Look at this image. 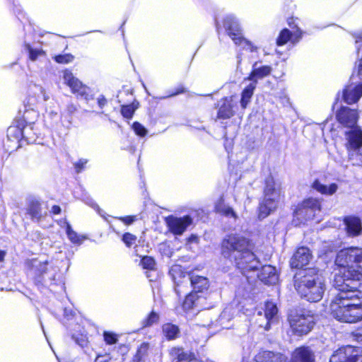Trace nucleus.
Returning <instances> with one entry per match:
<instances>
[{
    "label": "nucleus",
    "mask_w": 362,
    "mask_h": 362,
    "mask_svg": "<svg viewBox=\"0 0 362 362\" xmlns=\"http://www.w3.org/2000/svg\"><path fill=\"white\" fill-rule=\"evenodd\" d=\"M335 264L339 271L334 276V286L338 293L330 303L331 314L342 322H358L362 320V292L358 289L362 278V248L339 251Z\"/></svg>",
    "instance_id": "obj_1"
},
{
    "label": "nucleus",
    "mask_w": 362,
    "mask_h": 362,
    "mask_svg": "<svg viewBox=\"0 0 362 362\" xmlns=\"http://www.w3.org/2000/svg\"><path fill=\"white\" fill-rule=\"evenodd\" d=\"M221 255L245 275L261 267V262L251 250L249 240L239 235H230L223 240Z\"/></svg>",
    "instance_id": "obj_2"
},
{
    "label": "nucleus",
    "mask_w": 362,
    "mask_h": 362,
    "mask_svg": "<svg viewBox=\"0 0 362 362\" xmlns=\"http://www.w3.org/2000/svg\"><path fill=\"white\" fill-rule=\"evenodd\" d=\"M295 288L297 292L308 301L317 302L325 291V280L314 269H308L300 276H295Z\"/></svg>",
    "instance_id": "obj_3"
},
{
    "label": "nucleus",
    "mask_w": 362,
    "mask_h": 362,
    "mask_svg": "<svg viewBox=\"0 0 362 362\" xmlns=\"http://www.w3.org/2000/svg\"><path fill=\"white\" fill-rule=\"evenodd\" d=\"M284 194L281 184L276 182L273 177L265 180L263 199L259 206V218L263 219L274 212L283 202Z\"/></svg>",
    "instance_id": "obj_4"
},
{
    "label": "nucleus",
    "mask_w": 362,
    "mask_h": 362,
    "mask_svg": "<svg viewBox=\"0 0 362 362\" xmlns=\"http://www.w3.org/2000/svg\"><path fill=\"white\" fill-rule=\"evenodd\" d=\"M288 320L293 331L299 335L310 332L315 325L313 315L305 310H292Z\"/></svg>",
    "instance_id": "obj_5"
},
{
    "label": "nucleus",
    "mask_w": 362,
    "mask_h": 362,
    "mask_svg": "<svg viewBox=\"0 0 362 362\" xmlns=\"http://www.w3.org/2000/svg\"><path fill=\"white\" fill-rule=\"evenodd\" d=\"M224 27L228 35L235 45L241 46L243 49H249L251 52L257 49L251 42L243 37L240 26L234 17H226L224 21Z\"/></svg>",
    "instance_id": "obj_6"
},
{
    "label": "nucleus",
    "mask_w": 362,
    "mask_h": 362,
    "mask_svg": "<svg viewBox=\"0 0 362 362\" xmlns=\"http://www.w3.org/2000/svg\"><path fill=\"white\" fill-rule=\"evenodd\" d=\"M25 264L35 275L41 276L45 281L48 280L51 283L55 281L58 269L52 266L48 267L47 261L35 258L27 260Z\"/></svg>",
    "instance_id": "obj_7"
},
{
    "label": "nucleus",
    "mask_w": 362,
    "mask_h": 362,
    "mask_svg": "<svg viewBox=\"0 0 362 362\" xmlns=\"http://www.w3.org/2000/svg\"><path fill=\"white\" fill-rule=\"evenodd\" d=\"M63 79L64 83L71 89L73 93H77L78 96L86 101L93 98V90L89 87L83 85L70 71L66 70L64 71Z\"/></svg>",
    "instance_id": "obj_8"
},
{
    "label": "nucleus",
    "mask_w": 362,
    "mask_h": 362,
    "mask_svg": "<svg viewBox=\"0 0 362 362\" xmlns=\"http://www.w3.org/2000/svg\"><path fill=\"white\" fill-rule=\"evenodd\" d=\"M361 53V60L358 66V76L361 80L358 84L352 83L347 86L343 92V99L347 104L356 103L362 96V49L358 48V55Z\"/></svg>",
    "instance_id": "obj_9"
},
{
    "label": "nucleus",
    "mask_w": 362,
    "mask_h": 362,
    "mask_svg": "<svg viewBox=\"0 0 362 362\" xmlns=\"http://www.w3.org/2000/svg\"><path fill=\"white\" fill-rule=\"evenodd\" d=\"M329 362H362V349L351 346L341 347L334 352Z\"/></svg>",
    "instance_id": "obj_10"
},
{
    "label": "nucleus",
    "mask_w": 362,
    "mask_h": 362,
    "mask_svg": "<svg viewBox=\"0 0 362 362\" xmlns=\"http://www.w3.org/2000/svg\"><path fill=\"white\" fill-rule=\"evenodd\" d=\"M166 223L171 233L180 235L192 223V218L189 216L180 218L169 216L166 218Z\"/></svg>",
    "instance_id": "obj_11"
},
{
    "label": "nucleus",
    "mask_w": 362,
    "mask_h": 362,
    "mask_svg": "<svg viewBox=\"0 0 362 362\" xmlns=\"http://www.w3.org/2000/svg\"><path fill=\"white\" fill-rule=\"evenodd\" d=\"M235 103L234 102L233 97L223 98L219 100L216 105L217 119H226L232 117L235 112L234 109Z\"/></svg>",
    "instance_id": "obj_12"
},
{
    "label": "nucleus",
    "mask_w": 362,
    "mask_h": 362,
    "mask_svg": "<svg viewBox=\"0 0 362 362\" xmlns=\"http://www.w3.org/2000/svg\"><path fill=\"white\" fill-rule=\"evenodd\" d=\"M37 117V112L34 110L33 107L28 110H25L23 113V119L25 122L29 123V125H27L23 128V129L21 131V134L23 137L25 138L28 141H35L34 136L31 135V131L33 129L34 120H35Z\"/></svg>",
    "instance_id": "obj_13"
},
{
    "label": "nucleus",
    "mask_w": 362,
    "mask_h": 362,
    "mask_svg": "<svg viewBox=\"0 0 362 362\" xmlns=\"http://www.w3.org/2000/svg\"><path fill=\"white\" fill-rule=\"evenodd\" d=\"M311 258L312 255L308 247H301L294 253L290 264L292 268H302L308 264Z\"/></svg>",
    "instance_id": "obj_14"
},
{
    "label": "nucleus",
    "mask_w": 362,
    "mask_h": 362,
    "mask_svg": "<svg viewBox=\"0 0 362 362\" xmlns=\"http://www.w3.org/2000/svg\"><path fill=\"white\" fill-rule=\"evenodd\" d=\"M338 121L348 127H353L358 119L357 112L346 107H341L337 114Z\"/></svg>",
    "instance_id": "obj_15"
},
{
    "label": "nucleus",
    "mask_w": 362,
    "mask_h": 362,
    "mask_svg": "<svg viewBox=\"0 0 362 362\" xmlns=\"http://www.w3.org/2000/svg\"><path fill=\"white\" fill-rule=\"evenodd\" d=\"M345 230L349 237H356L362 233V223L359 218L347 216L344 219Z\"/></svg>",
    "instance_id": "obj_16"
},
{
    "label": "nucleus",
    "mask_w": 362,
    "mask_h": 362,
    "mask_svg": "<svg viewBox=\"0 0 362 362\" xmlns=\"http://www.w3.org/2000/svg\"><path fill=\"white\" fill-rule=\"evenodd\" d=\"M277 307L272 302H267L265 304L264 317L262 319H259V326L264 327L265 330H269L270 325L273 323L275 316L277 314Z\"/></svg>",
    "instance_id": "obj_17"
},
{
    "label": "nucleus",
    "mask_w": 362,
    "mask_h": 362,
    "mask_svg": "<svg viewBox=\"0 0 362 362\" xmlns=\"http://www.w3.org/2000/svg\"><path fill=\"white\" fill-rule=\"evenodd\" d=\"M315 354L308 346H300L292 354L291 362H315Z\"/></svg>",
    "instance_id": "obj_18"
},
{
    "label": "nucleus",
    "mask_w": 362,
    "mask_h": 362,
    "mask_svg": "<svg viewBox=\"0 0 362 362\" xmlns=\"http://www.w3.org/2000/svg\"><path fill=\"white\" fill-rule=\"evenodd\" d=\"M257 277L265 284H275L279 280L276 268L271 265L262 267L260 272L257 274Z\"/></svg>",
    "instance_id": "obj_19"
},
{
    "label": "nucleus",
    "mask_w": 362,
    "mask_h": 362,
    "mask_svg": "<svg viewBox=\"0 0 362 362\" xmlns=\"http://www.w3.org/2000/svg\"><path fill=\"white\" fill-rule=\"evenodd\" d=\"M27 213L33 220L39 221L43 216L42 209L40 202L34 197L28 200Z\"/></svg>",
    "instance_id": "obj_20"
},
{
    "label": "nucleus",
    "mask_w": 362,
    "mask_h": 362,
    "mask_svg": "<svg viewBox=\"0 0 362 362\" xmlns=\"http://www.w3.org/2000/svg\"><path fill=\"white\" fill-rule=\"evenodd\" d=\"M255 362H284V355L269 351L259 352L255 358Z\"/></svg>",
    "instance_id": "obj_21"
},
{
    "label": "nucleus",
    "mask_w": 362,
    "mask_h": 362,
    "mask_svg": "<svg viewBox=\"0 0 362 362\" xmlns=\"http://www.w3.org/2000/svg\"><path fill=\"white\" fill-rule=\"evenodd\" d=\"M191 285L195 292H203L209 287V281L207 278L196 274H192L189 277Z\"/></svg>",
    "instance_id": "obj_22"
},
{
    "label": "nucleus",
    "mask_w": 362,
    "mask_h": 362,
    "mask_svg": "<svg viewBox=\"0 0 362 362\" xmlns=\"http://www.w3.org/2000/svg\"><path fill=\"white\" fill-rule=\"evenodd\" d=\"M312 188L324 195H332L338 189V185L332 183L329 186L322 184L318 180H315L312 184Z\"/></svg>",
    "instance_id": "obj_23"
},
{
    "label": "nucleus",
    "mask_w": 362,
    "mask_h": 362,
    "mask_svg": "<svg viewBox=\"0 0 362 362\" xmlns=\"http://www.w3.org/2000/svg\"><path fill=\"white\" fill-rule=\"evenodd\" d=\"M257 63L253 65V70L248 77V80L256 81L257 83L258 79H261L270 74L272 69L269 66H262L261 67H257Z\"/></svg>",
    "instance_id": "obj_24"
},
{
    "label": "nucleus",
    "mask_w": 362,
    "mask_h": 362,
    "mask_svg": "<svg viewBox=\"0 0 362 362\" xmlns=\"http://www.w3.org/2000/svg\"><path fill=\"white\" fill-rule=\"evenodd\" d=\"M256 88V81L250 82L241 93L240 105L243 109H245L250 103L251 98L254 94Z\"/></svg>",
    "instance_id": "obj_25"
},
{
    "label": "nucleus",
    "mask_w": 362,
    "mask_h": 362,
    "mask_svg": "<svg viewBox=\"0 0 362 362\" xmlns=\"http://www.w3.org/2000/svg\"><path fill=\"white\" fill-rule=\"evenodd\" d=\"M58 119V109L54 103L47 107L44 115L45 122L53 127L57 124Z\"/></svg>",
    "instance_id": "obj_26"
},
{
    "label": "nucleus",
    "mask_w": 362,
    "mask_h": 362,
    "mask_svg": "<svg viewBox=\"0 0 362 362\" xmlns=\"http://www.w3.org/2000/svg\"><path fill=\"white\" fill-rule=\"evenodd\" d=\"M77 111L76 106L72 103H69L64 111L62 113V124L67 129H69L72 124V115Z\"/></svg>",
    "instance_id": "obj_27"
},
{
    "label": "nucleus",
    "mask_w": 362,
    "mask_h": 362,
    "mask_svg": "<svg viewBox=\"0 0 362 362\" xmlns=\"http://www.w3.org/2000/svg\"><path fill=\"white\" fill-rule=\"evenodd\" d=\"M162 332L168 340H173L179 337L180 329L175 325L165 323L162 326Z\"/></svg>",
    "instance_id": "obj_28"
},
{
    "label": "nucleus",
    "mask_w": 362,
    "mask_h": 362,
    "mask_svg": "<svg viewBox=\"0 0 362 362\" xmlns=\"http://www.w3.org/2000/svg\"><path fill=\"white\" fill-rule=\"evenodd\" d=\"M215 209L217 213L221 214L226 217H232L234 219L238 218V216L234 210L230 206L225 204L222 199H221L216 204Z\"/></svg>",
    "instance_id": "obj_29"
},
{
    "label": "nucleus",
    "mask_w": 362,
    "mask_h": 362,
    "mask_svg": "<svg viewBox=\"0 0 362 362\" xmlns=\"http://www.w3.org/2000/svg\"><path fill=\"white\" fill-rule=\"evenodd\" d=\"M301 33L299 34L297 37L296 35H292L291 33L288 29H284L280 33L277 40L276 44L279 46L286 44L288 40H291L293 42L298 41L300 37Z\"/></svg>",
    "instance_id": "obj_30"
},
{
    "label": "nucleus",
    "mask_w": 362,
    "mask_h": 362,
    "mask_svg": "<svg viewBox=\"0 0 362 362\" xmlns=\"http://www.w3.org/2000/svg\"><path fill=\"white\" fill-rule=\"evenodd\" d=\"M294 214L298 220L301 221L313 219L315 216L311 209L304 207L303 203L296 209Z\"/></svg>",
    "instance_id": "obj_31"
},
{
    "label": "nucleus",
    "mask_w": 362,
    "mask_h": 362,
    "mask_svg": "<svg viewBox=\"0 0 362 362\" xmlns=\"http://www.w3.org/2000/svg\"><path fill=\"white\" fill-rule=\"evenodd\" d=\"M63 223L66 226V232L69 240L74 244H81L85 237L78 235L66 220L63 221Z\"/></svg>",
    "instance_id": "obj_32"
},
{
    "label": "nucleus",
    "mask_w": 362,
    "mask_h": 362,
    "mask_svg": "<svg viewBox=\"0 0 362 362\" xmlns=\"http://www.w3.org/2000/svg\"><path fill=\"white\" fill-rule=\"evenodd\" d=\"M198 296L195 293L187 295L183 302L182 307L185 310H189L197 306Z\"/></svg>",
    "instance_id": "obj_33"
},
{
    "label": "nucleus",
    "mask_w": 362,
    "mask_h": 362,
    "mask_svg": "<svg viewBox=\"0 0 362 362\" xmlns=\"http://www.w3.org/2000/svg\"><path fill=\"white\" fill-rule=\"evenodd\" d=\"M138 108V103H132L130 105H122L121 108V114L126 119H131L135 110Z\"/></svg>",
    "instance_id": "obj_34"
},
{
    "label": "nucleus",
    "mask_w": 362,
    "mask_h": 362,
    "mask_svg": "<svg viewBox=\"0 0 362 362\" xmlns=\"http://www.w3.org/2000/svg\"><path fill=\"white\" fill-rule=\"evenodd\" d=\"M302 203L304 207L311 209L315 214L316 211L320 210V203L317 199L309 198L304 200Z\"/></svg>",
    "instance_id": "obj_35"
},
{
    "label": "nucleus",
    "mask_w": 362,
    "mask_h": 362,
    "mask_svg": "<svg viewBox=\"0 0 362 362\" xmlns=\"http://www.w3.org/2000/svg\"><path fill=\"white\" fill-rule=\"evenodd\" d=\"M149 348L148 343H143L139 347L134 357V362H140L142 358L147 354Z\"/></svg>",
    "instance_id": "obj_36"
},
{
    "label": "nucleus",
    "mask_w": 362,
    "mask_h": 362,
    "mask_svg": "<svg viewBox=\"0 0 362 362\" xmlns=\"http://www.w3.org/2000/svg\"><path fill=\"white\" fill-rule=\"evenodd\" d=\"M71 337L81 348L87 346L88 341L86 334L83 333H74L72 334Z\"/></svg>",
    "instance_id": "obj_37"
},
{
    "label": "nucleus",
    "mask_w": 362,
    "mask_h": 362,
    "mask_svg": "<svg viewBox=\"0 0 362 362\" xmlns=\"http://www.w3.org/2000/svg\"><path fill=\"white\" fill-rule=\"evenodd\" d=\"M159 320V315L154 311H152L146 319L142 321V325L144 327H149L155 323H157Z\"/></svg>",
    "instance_id": "obj_38"
},
{
    "label": "nucleus",
    "mask_w": 362,
    "mask_h": 362,
    "mask_svg": "<svg viewBox=\"0 0 362 362\" xmlns=\"http://www.w3.org/2000/svg\"><path fill=\"white\" fill-rule=\"evenodd\" d=\"M84 202L86 204L90 206L91 207H93V209H95L98 214L102 216L103 217V218L105 220H106L107 222H110V221L108 220V218L105 216V214L103 213V211L101 210L100 209H99L98 206L94 202V201L90 198V197H87L86 199H84Z\"/></svg>",
    "instance_id": "obj_39"
},
{
    "label": "nucleus",
    "mask_w": 362,
    "mask_h": 362,
    "mask_svg": "<svg viewBox=\"0 0 362 362\" xmlns=\"http://www.w3.org/2000/svg\"><path fill=\"white\" fill-rule=\"evenodd\" d=\"M25 49L29 52V58L32 61H35L37 58L42 54V52L40 49H33L30 45H25Z\"/></svg>",
    "instance_id": "obj_40"
},
{
    "label": "nucleus",
    "mask_w": 362,
    "mask_h": 362,
    "mask_svg": "<svg viewBox=\"0 0 362 362\" xmlns=\"http://www.w3.org/2000/svg\"><path fill=\"white\" fill-rule=\"evenodd\" d=\"M55 61L60 64H68L72 62L74 57L71 54H60L55 57Z\"/></svg>",
    "instance_id": "obj_41"
},
{
    "label": "nucleus",
    "mask_w": 362,
    "mask_h": 362,
    "mask_svg": "<svg viewBox=\"0 0 362 362\" xmlns=\"http://www.w3.org/2000/svg\"><path fill=\"white\" fill-rule=\"evenodd\" d=\"M136 240V237L131 233H126L122 238V240L126 244L127 247H131L133 245Z\"/></svg>",
    "instance_id": "obj_42"
},
{
    "label": "nucleus",
    "mask_w": 362,
    "mask_h": 362,
    "mask_svg": "<svg viewBox=\"0 0 362 362\" xmlns=\"http://www.w3.org/2000/svg\"><path fill=\"white\" fill-rule=\"evenodd\" d=\"M132 128L135 133L139 136H144L147 133V130L145 127L139 122H134L132 125Z\"/></svg>",
    "instance_id": "obj_43"
},
{
    "label": "nucleus",
    "mask_w": 362,
    "mask_h": 362,
    "mask_svg": "<svg viewBox=\"0 0 362 362\" xmlns=\"http://www.w3.org/2000/svg\"><path fill=\"white\" fill-rule=\"evenodd\" d=\"M141 264L146 269H152L155 266V261L152 257L146 256L142 258Z\"/></svg>",
    "instance_id": "obj_44"
},
{
    "label": "nucleus",
    "mask_w": 362,
    "mask_h": 362,
    "mask_svg": "<svg viewBox=\"0 0 362 362\" xmlns=\"http://www.w3.org/2000/svg\"><path fill=\"white\" fill-rule=\"evenodd\" d=\"M182 354V349L174 347L170 349V355L172 362H179L180 354Z\"/></svg>",
    "instance_id": "obj_45"
},
{
    "label": "nucleus",
    "mask_w": 362,
    "mask_h": 362,
    "mask_svg": "<svg viewBox=\"0 0 362 362\" xmlns=\"http://www.w3.org/2000/svg\"><path fill=\"white\" fill-rule=\"evenodd\" d=\"M88 160L85 158H81L78 161L74 163V166L77 173H79L81 172L84 168L85 165L87 164Z\"/></svg>",
    "instance_id": "obj_46"
},
{
    "label": "nucleus",
    "mask_w": 362,
    "mask_h": 362,
    "mask_svg": "<svg viewBox=\"0 0 362 362\" xmlns=\"http://www.w3.org/2000/svg\"><path fill=\"white\" fill-rule=\"evenodd\" d=\"M115 218L119 220L123 223H124L126 226H129L135 221L136 216H124V217H115Z\"/></svg>",
    "instance_id": "obj_47"
},
{
    "label": "nucleus",
    "mask_w": 362,
    "mask_h": 362,
    "mask_svg": "<svg viewBox=\"0 0 362 362\" xmlns=\"http://www.w3.org/2000/svg\"><path fill=\"white\" fill-rule=\"evenodd\" d=\"M351 335L354 340L362 344V326L353 332Z\"/></svg>",
    "instance_id": "obj_48"
},
{
    "label": "nucleus",
    "mask_w": 362,
    "mask_h": 362,
    "mask_svg": "<svg viewBox=\"0 0 362 362\" xmlns=\"http://www.w3.org/2000/svg\"><path fill=\"white\" fill-rule=\"evenodd\" d=\"M193 359V355L190 353L185 352L182 349V354H180L179 362H189Z\"/></svg>",
    "instance_id": "obj_49"
},
{
    "label": "nucleus",
    "mask_w": 362,
    "mask_h": 362,
    "mask_svg": "<svg viewBox=\"0 0 362 362\" xmlns=\"http://www.w3.org/2000/svg\"><path fill=\"white\" fill-rule=\"evenodd\" d=\"M128 351L129 347L127 345L122 344L118 347L117 352L122 356L120 362H122L124 360L123 357L128 353Z\"/></svg>",
    "instance_id": "obj_50"
},
{
    "label": "nucleus",
    "mask_w": 362,
    "mask_h": 362,
    "mask_svg": "<svg viewBox=\"0 0 362 362\" xmlns=\"http://www.w3.org/2000/svg\"><path fill=\"white\" fill-rule=\"evenodd\" d=\"M111 356L110 354L99 355L97 356L95 362H110Z\"/></svg>",
    "instance_id": "obj_51"
},
{
    "label": "nucleus",
    "mask_w": 362,
    "mask_h": 362,
    "mask_svg": "<svg viewBox=\"0 0 362 362\" xmlns=\"http://www.w3.org/2000/svg\"><path fill=\"white\" fill-rule=\"evenodd\" d=\"M104 340L106 341L108 344H113V334L111 332H104Z\"/></svg>",
    "instance_id": "obj_52"
},
{
    "label": "nucleus",
    "mask_w": 362,
    "mask_h": 362,
    "mask_svg": "<svg viewBox=\"0 0 362 362\" xmlns=\"http://www.w3.org/2000/svg\"><path fill=\"white\" fill-rule=\"evenodd\" d=\"M98 105L100 108H103L105 104L107 103V100L103 96L100 95L97 98Z\"/></svg>",
    "instance_id": "obj_53"
},
{
    "label": "nucleus",
    "mask_w": 362,
    "mask_h": 362,
    "mask_svg": "<svg viewBox=\"0 0 362 362\" xmlns=\"http://www.w3.org/2000/svg\"><path fill=\"white\" fill-rule=\"evenodd\" d=\"M51 211L54 214H59L61 212V208L59 206L54 205L52 207Z\"/></svg>",
    "instance_id": "obj_54"
},
{
    "label": "nucleus",
    "mask_w": 362,
    "mask_h": 362,
    "mask_svg": "<svg viewBox=\"0 0 362 362\" xmlns=\"http://www.w3.org/2000/svg\"><path fill=\"white\" fill-rule=\"evenodd\" d=\"M6 254V253L5 251L0 250V262H3L4 260Z\"/></svg>",
    "instance_id": "obj_55"
},
{
    "label": "nucleus",
    "mask_w": 362,
    "mask_h": 362,
    "mask_svg": "<svg viewBox=\"0 0 362 362\" xmlns=\"http://www.w3.org/2000/svg\"><path fill=\"white\" fill-rule=\"evenodd\" d=\"M361 40H362V36H361V35H360V36H358V37H356V43H358V42H359L360 41H361Z\"/></svg>",
    "instance_id": "obj_56"
},
{
    "label": "nucleus",
    "mask_w": 362,
    "mask_h": 362,
    "mask_svg": "<svg viewBox=\"0 0 362 362\" xmlns=\"http://www.w3.org/2000/svg\"><path fill=\"white\" fill-rule=\"evenodd\" d=\"M47 98H48V97H47V96L44 94V99H45V100H47Z\"/></svg>",
    "instance_id": "obj_57"
},
{
    "label": "nucleus",
    "mask_w": 362,
    "mask_h": 362,
    "mask_svg": "<svg viewBox=\"0 0 362 362\" xmlns=\"http://www.w3.org/2000/svg\"><path fill=\"white\" fill-rule=\"evenodd\" d=\"M64 313H65V315H68V314H67V310H66V309H65V310H64Z\"/></svg>",
    "instance_id": "obj_58"
},
{
    "label": "nucleus",
    "mask_w": 362,
    "mask_h": 362,
    "mask_svg": "<svg viewBox=\"0 0 362 362\" xmlns=\"http://www.w3.org/2000/svg\"><path fill=\"white\" fill-rule=\"evenodd\" d=\"M114 341H115V344H116V343H117V339H116V338H115V337Z\"/></svg>",
    "instance_id": "obj_59"
},
{
    "label": "nucleus",
    "mask_w": 362,
    "mask_h": 362,
    "mask_svg": "<svg viewBox=\"0 0 362 362\" xmlns=\"http://www.w3.org/2000/svg\"><path fill=\"white\" fill-rule=\"evenodd\" d=\"M12 129H13V128H12V127H10V128L8 129V131L10 132V131H11Z\"/></svg>",
    "instance_id": "obj_60"
},
{
    "label": "nucleus",
    "mask_w": 362,
    "mask_h": 362,
    "mask_svg": "<svg viewBox=\"0 0 362 362\" xmlns=\"http://www.w3.org/2000/svg\"><path fill=\"white\" fill-rule=\"evenodd\" d=\"M258 315L262 317V314L260 313H259Z\"/></svg>",
    "instance_id": "obj_61"
}]
</instances>
